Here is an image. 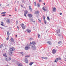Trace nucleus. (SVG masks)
Here are the masks:
<instances>
[{"mask_svg": "<svg viewBox=\"0 0 66 66\" xmlns=\"http://www.w3.org/2000/svg\"><path fill=\"white\" fill-rule=\"evenodd\" d=\"M20 25L21 27L23 29H24L26 28V25H24L23 23H22Z\"/></svg>", "mask_w": 66, "mask_h": 66, "instance_id": "f257e3e1", "label": "nucleus"}, {"mask_svg": "<svg viewBox=\"0 0 66 66\" xmlns=\"http://www.w3.org/2000/svg\"><path fill=\"white\" fill-rule=\"evenodd\" d=\"M28 13V11L27 10H25L24 11V16H25V17H27V15H26V14H27Z\"/></svg>", "mask_w": 66, "mask_h": 66, "instance_id": "f03ea898", "label": "nucleus"}, {"mask_svg": "<svg viewBox=\"0 0 66 66\" xmlns=\"http://www.w3.org/2000/svg\"><path fill=\"white\" fill-rule=\"evenodd\" d=\"M5 60L7 61H10L11 60V58L10 57L9 58H5Z\"/></svg>", "mask_w": 66, "mask_h": 66, "instance_id": "7ed1b4c3", "label": "nucleus"}, {"mask_svg": "<svg viewBox=\"0 0 66 66\" xmlns=\"http://www.w3.org/2000/svg\"><path fill=\"white\" fill-rule=\"evenodd\" d=\"M30 47L29 46H27L25 47V50H29V49H30Z\"/></svg>", "mask_w": 66, "mask_h": 66, "instance_id": "20e7f679", "label": "nucleus"}, {"mask_svg": "<svg viewBox=\"0 0 66 66\" xmlns=\"http://www.w3.org/2000/svg\"><path fill=\"white\" fill-rule=\"evenodd\" d=\"M15 50V48L14 47H12L11 48H10L9 50L11 51H14Z\"/></svg>", "mask_w": 66, "mask_h": 66, "instance_id": "39448f33", "label": "nucleus"}, {"mask_svg": "<svg viewBox=\"0 0 66 66\" xmlns=\"http://www.w3.org/2000/svg\"><path fill=\"white\" fill-rule=\"evenodd\" d=\"M9 53L10 55H12L13 54V52H12V51H10L9 52Z\"/></svg>", "mask_w": 66, "mask_h": 66, "instance_id": "423d86ee", "label": "nucleus"}, {"mask_svg": "<svg viewBox=\"0 0 66 66\" xmlns=\"http://www.w3.org/2000/svg\"><path fill=\"white\" fill-rule=\"evenodd\" d=\"M31 30L29 29H26V32L27 33H30L31 32Z\"/></svg>", "mask_w": 66, "mask_h": 66, "instance_id": "0eeeda50", "label": "nucleus"}, {"mask_svg": "<svg viewBox=\"0 0 66 66\" xmlns=\"http://www.w3.org/2000/svg\"><path fill=\"white\" fill-rule=\"evenodd\" d=\"M31 48L33 49H35V46L34 45H32L31 46Z\"/></svg>", "mask_w": 66, "mask_h": 66, "instance_id": "6e6552de", "label": "nucleus"}, {"mask_svg": "<svg viewBox=\"0 0 66 66\" xmlns=\"http://www.w3.org/2000/svg\"><path fill=\"white\" fill-rule=\"evenodd\" d=\"M61 32L60 29H59L56 30V33L57 34H59V33H60Z\"/></svg>", "mask_w": 66, "mask_h": 66, "instance_id": "1a4fd4ad", "label": "nucleus"}, {"mask_svg": "<svg viewBox=\"0 0 66 66\" xmlns=\"http://www.w3.org/2000/svg\"><path fill=\"white\" fill-rule=\"evenodd\" d=\"M7 23H10V20L9 19H7L6 21Z\"/></svg>", "mask_w": 66, "mask_h": 66, "instance_id": "9d476101", "label": "nucleus"}, {"mask_svg": "<svg viewBox=\"0 0 66 66\" xmlns=\"http://www.w3.org/2000/svg\"><path fill=\"white\" fill-rule=\"evenodd\" d=\"M52 53H53V54H54L55 53H56V51L55 49L53 50H52Z\"/></svg>", "mask_w": 66, "mask_h": 66, "instance_id": "9b49d317", "label": "nucleus"}, {"mask_svg": "<svg viewBox=\"0 0 66 66\" xmlns=\"http://www.w3.org/2000/svg\"><path fill=\"white\" fill-rule=\"evenodd\" d=\"M59 60V58H56L55 60L54 61V62H56V63H57V61H58V60Z\"/></svg>", "mask_w": 66, "mask_h": 66, "instance_id": "f8f14e48", "label": "nucleus"}, {"mask_svg": "<svg viewBox=\"0 0 66 66\" xmlns=\"http://www.w3.org/2000/svg\"><path fill=\"white\" fill-rule=\"evenodd\" d=\"M28 17H29L30 18H31V17H32V14H28Z\"/></svg>", "mask_w": 66, "mask_h": 66, "instance_id": "ddd939ff", "label": "nucleus"}, {"mask_svg": "<svg viewBox=\"0 0 66 66\" xmlns=\"http://www.w3.org/2000/svg\"><path fill=\"white\" fill-rule=\"evenodd\" d=\"M25 63H28V61L27 59L26 58L25 59Z\"/></svg>", "mask_w": 66, "mask_h": 66, "instance_id": "4468645a", "label": "nucleus"}, {"mask_svg": "<svg viewBox=\"0 0 66 66\" xmlns=\"http://www.w3.org/2000/svg\"><path fill=\"white\" fill-rule=\"evenodd\" d=\"M3 55L4 56H5V57H7V55H6V54L5 53H4L3 54Z\"/></svg>", "mask_w": 66, "mask_h": 66, "instance_id": "2eb2a0df", "label": "nucleus"}, {"mask_svg": "<svg viewBox=\"0 0 66 66\" xmlns=\"http://www.w3.org/2000/svg\"><path fill=\"white\" fill-rule=\"evenodd\" d=\"M10 40H11V42H14V39L13 38H11L10 39Z\"/></svg>", "mask_w": 66, "mask_h": 66, "instance_id": "dca6fc26", "label": "nucleus"}, {"mask_svg": "<svg viewBox=\"0 0 66 66\" xmlns=\"http://www.w3.org/2000/svg\"><path fill=\"white\" fill-rule=\"evenodd\" d=\"M47 43L49 44V45H51L52 44V43H51V42L50 41H48Z\"/></svg>", "mask_w": 66, "mask_h": 66, "instance_id": "f3484780", "label": "nucleus"}, {"mask_svg": "<svg viewBox=\"0 0 66 66\" xmlns=\"http://www.w3.org/2000/svg\"><path fill=\"white\" fill-rule=\"evenodd\" d=\"M38 13H39V12L38 11H36L35 12V14H38Z\"/></svg>", "mask_w": 66, "mask_h": 66, "instance_id": "a211bd4d", "label": "nucleus"}, {"mask_svg": "<svg viewBox=\"0 0 66 66\" xmlns=\"http://www.w3.org/2000/svg\"><path fill=\"white\" fill-rule=\"evenodd\" d=\"M29 8L30 12H32V8H31V6H29Z\"/></svg>", "mask_w": 66, "mask_h": 66, "instance_id": "6ab92c4d", "label": "nucleus"}, {"mask_svg": "<svg viewBox=\"0 0 66 66\" xmlns=\"http://www.w3.org/2000/svg\"><path fill=\"white\" fill-rule=\"evenodd\" d=\"M32 44L33 45H35V44H36V43H35V42L34 41H33L32 42Z\"/></svg>", "mask_w": 66, "mask_h": 66, "instance_id": "aec40b11", "label": "nucleus"}, {"mask_svg": "<svg viewBox=\"0 0 66 66\" xmlns=\"http://www.w3.org/2000/svg\"><path fill=\"white\" fill-rule=\"evenodd\" d=\"M33 63H34L33 62H30L29 63V65H30V66H31V65H32V64H33Z\"/></svg>", "mask_w": 66, "mask_h": 66, "instance_id": "412c9836", "label": "nucleus"}, {"mask_svg": "<svg viewBox=\"0 0 66 66\" xmlns=\"http://www.w3.org/2000/svg\"><path fill=\"white\" fill-rule=\"evenodd\" d=\"M47 20H48L49 21H50V19L49 18V16H48L47 17Z\"/></svg>", "mask_w": 66, "mask_h": 66, "instance_id": "4be33fe9", "label": "nucleus"}, {"mask_svg": "<svg viewBox=\"0 0 66 66\" xmlns=\"http://www.w3.org/2000/svg\"><path fill=\"white\" fill-rule=\"evenodd\" d=\"M3 44H2L0 45V48H2V47H3Z\"/></svg>", "mask_w": 66, "mask_h": 66, "instance_id": "5701e85b", "label": "nucleus"}, {"mask_svg": "<svg viewBox=\"0 0 66 66\" xmlns=\"http://www.w3.org/2000/svg\"><path fill=\"white\" fill-rule=\"evenodd\" d=\"M1 26H5L3 24V22H1Z\"/></svg>", "mask_w": 66, "mask_h": 66, "instance_id": "b1692460", "label": "nucleus"}, {"mask_svg": "<svg viewBox=\"0 0 66 66\" xmlns=\"http://www.w3.org/2000/svg\"><path fill=\"white\" fill-rule=\"evenodd\" d=\"M30 55H27L25 56V57H30Z\"/></svg>", "mask_w": 66, "mask_h": 66, "instance_id": "393cba45", "label": "nucleus"}, {"mask_svg": "<svg viewBox=\"0 0 66 66\" xmlns=\"http://www.w3.org/2000/svg\"><path fill=\"white\" fill-rule=\"evenodd\" d=\"M62 42L61 41H59L58 42V44H62Z\"/></svg>", "mask_w": 66, "mask_h": 66, "instance_id": "a878e982", "label": "nucleus"}, {"mask_svg": "<svg viewBox=\"0 0 66 66\" xmlns=\"http://www.w3.org/2000/svg\"><path fill=\"white\" fill-rule=\"evenodd\" d=\"M43 59H45L46 60H47V57H43Z\"/></svg>", "mask_w": 66, "mask_h": 66, "instance_id": "bb28decb", "label": "nucleus"}, {"mask_svg": "<svg viewBox=\"0 0 66 66\" xmlns=\"http://www.w3.org/2000/svg\"><path fill=\"white\" fill-rule=\"evenodd\" d=\"M43 11H47V9H45V8H44V7H43Z\"/></svg>", "mask_w": 66, "mask_h": 66, "instance_id": "cd10ccee", "label": "nucleus"}, {"mask_svg": "<svg viewBox=\"0 0 66 66\" xmlns=\"http://www.w3.org/2000/svg\"><path fill=\"white\" fill-rule=\"evenodd\" d=\"M34 5L35 6H36V2H35L34 3Z\"/></svg>", "mask_w": 66, "mask_h": 66, "instance_id": "c85d7f7f", "label": "nucleus"}, {"mask_svg": "<svg viewBox=\"0 0 66 66\" xmlns=\"http://www.w3.org/2000/svg\"><path fill=\"white\" fill-rule=\"evenodd\" d=\"M55 10H56V8H54L53 9V12L54 11H55Z\"/></svg>", "mask_w": 66, "mask_h": 66, "instance_id": "c756f323", "label": "nucleus"}, {"mask_svg": "<svg viewBox=\"0 0 66 66\" xmlns=\"http://www.w3.org/2000/svg\"><path fill=\"white\" fill-rule=\"evenodd\" d=\"M22 66V64L21 63H20L18 65V66Z\"/></svg>", "mask_w": 66, "mask_h": 66, "instance_id": "7c9ffc66", "label": "nucleus"}, {"mask_svg": "<svg viewBox=\"0 0 66 66\" xmlns=\"http://www.w3.org/2000/svg\"><path fill=\"white\" fill-rule=\"evenodd\" d=\"M5 13H6V12H4L2 13L1 14H5Z\"/></svg>", "mask_w": 66, "mask_h": 66, "instance_id": "2f4dec72", "label": "nucleus"}, {"mask_svg": "<svg viewBox=\"0 0 66 66\" xmlns=\"http://www.w3.org/2000/svg\"><path fill=\"white\" fill-rule=\"evenodd\" d=\"M37 6H38V7H39V6H40V5L39 4H38V3L37 4Z\"/></svg>", "mask_w": 66, "mask_h": 66, "instance_id": "473e14b6", "label": "nucleus"}, {"mask_svg": "<svg viewBox=\"0 0 66 66\" xmlns=\"http://www.w3.org/2000/svg\"><path fill=\"white\" fill-rule=\"evenodd\" d=\"M40 35H39V34H38V37L39 38V37H40Z\"/></svg>", "mask_w": 66, "mask_h": 66, "instance_id": "72a5a7b5", "label": "nucleus"}, {"mask_svg": "<svg viewBox=\"0 0 66 66\" xmlns=\"http://www.w3.org/2000/svg\"><path fill=\"white\" fill-rule=\"evenodd\" d=\"M6 39L7 40H8V39H9V36H8L7 37V38H6Z\"/></svg>", "mask_w": 66, "mask_h": 66, "instance_id": "f704fd0d", "label": "nucleus"}, {"mask_svg": "<svg viewBox=\"0 0 66 66\" xmlns=\"http://www.w3.org/2000/svg\"><path fill=\"white\" fill-rule=\"evenodd\" d=\"M7 34L9 36L10 35V32H7Z\"/></svg>", "mask_w": 66, "mask_h": 66, "instance_id": "c9c22d12", "label": "nucleus"}, {"mask_svg": "<svg viewBox=\"0 0 66 66\" xmlns=\"http://www.w3.org/2000/svg\"><path fill=\"white\" fill-rule=\"evenodd\" d=\"M43 19H44V20H45V17L44 15H43Z\"/></svg>", "mask_w": 66, "mask_h": 66, "instance_id": "e433bc0d", "label": "nucleus"}, {"mask_svg": "<svg viewBox=\"0 0 66 66\" xmlns=\"http://www.w3.org/2000/svg\"><path fill=\"white\" fill-rule=\"evenodd\" d=\"M20 53L21 54H22V55H23V52H20Z\"/></svg>", "mask_w": 66, "mask_h": 66, "instance_id": "4c0bfd02", "label": "nucleus"}, {"mask_svg": "<svg viewBox=\"0 0 66 66\" xmlns=\"http://www.w3.org/2000/svg\"><path fill=\"white\" fill-rule=\"evenodd\" d=\"M44 20V22L45 24H46V20Z\"/></svg>", "mask_w": 66, "mask_h": 66, "instance_id": "58836bf2", "label": "nucleus"}, {"mask_svg": "<svg viewBox=\"0 0 66 66\" xmlns=\"http://www.w3.org/2000/svg\"><path fill=\"white\" fill-rule=\"evenodd\" d=\"M38 21L39 22H41V21H40L39 19H38Z\"/></svg>", "mask_w": 66, "mask_h": 66, "instance_id": "ea45409f", "label": "nucleus"}, {"mask_svg": "<svg viewBox=\"0 0 66 66\" xmlns=\"http://www.w3.org/2000/svg\"><path fill=\"white\" fill-rule=\"evenodd\" d=\"M29 40H32V38H30Z\"/></svg>", "mask_w": 66, "mask_h": 66, "instance_id": "a19ab883", "label": "nucleus"}, {"mask_svg": "<svg viewBox=\"0 0 66 66\" xmlns=\"http://www.w3.org/2000/svg\"><path fill=\"white\" fill-rule=\"evenodd\" d=\"M29 45L30 46H31L32 45V43L31 42L30 43Z\"/></svg>", "mask_w": 66, "mask_h": 66, "instance_id": "79ce46f5", "label": "nucleus"}, {"mask_svg": "<svg viewBox=\"0 0 66 66\" xmlns=\"http://www.w3.org/2000/svg\"><path fill=\"white\" fill-rule=\"evenodd\" d=\"M6 15L5 14H3V15H2V16H5Z\"/></svg>", "mask_w": 66, "mask_h": 66, "instance_id": "37998d69", "label": "nucleus"}, {"mask_svg": "<svg viewBox=\"0 0 66 66\" xmlns=\"http://www.w3.org/2000/svg\"><path fill=\"white\" fill-rule=\"evenodd\" d=\"M17 27L18 30H19V27H18V26H17Z\"/></svg>", "mask_w": 66, "mask_h": 66, "instance_id": "c03bdc74", "label": "nucleus"}, {"mask_svg": "<svg viewBox=\"0 0 66 66\" xmlns=\"http://www.w3.org/2000/svg\"><path fill=\"white\" fill-rule=\"evenodd\" d=\"M58 60H62V59H61V58H59L58 59Z\"/></svg>", "mask_w": 66, "mask_h": 66, "instance_id": "a18cd8bd", "label": "nucleus"}, {"mask_svg": "<svg viewBox=\"0 0 66 66\" xmlns=\"http://www.w3.org/2000/svg\"><path fill=\"white\" fill-rule=\"evenodd\" d=\"M58 36H61V35L60 34H59L58 35Z\"/></svg>", "mask_w": 66, "mask_h": 66, "instance_id": "49530a36", "label": "nucleus"}, {"mask_svg": "<svg viewBox=\"0 0 66 66\" xmlns=\"http://www.w3.org/2000/svg\"><path fill=\"white\" fill-rule=\"evenodd\" d=\"M62 13H60V15H62Z\"/></svg>", "mask_w": 66, "mask_h": 66, "instance_id": "de8ad7c7", "label": "nucleus"}, {"mask_svg": "<svg viewBox=\"0 0 66 66\" xmlns=\"http://www.w3.org/2000/svg\"><path fill=\"white\" fill-rule=\"evenodd\" d=\"M17 35H15L16 38V37H17Z\"/></svg>", "mask_w": 66, "mask_h": 66, "instance_id": "09e8293b", "label": "nucleus"}, {"mask_svg": "<svg viewBox=\"0 0 66 66\" xmlns=\"http://www.w3.org/2000/svg\"><path fill=\"white\" fill-rule=\"evenodd\" d=\"M15 11H17V9H15Z\"/></svg>", "mask_w": 66, "mask_h": 66, "instance_id": "8fccbe9b", "label": "nucleus"}, {"mask_svg": "<svg viewBox=\"0 0 66 66\" xmlns=\"http://www.w3.org/2000/svg\"><path fill=\"white\" fill-rule=\"evenodd\" d=\"M41 1H41V0H40L39 1V2H41Z\"/></svg>", "mask_w": 66, "mask_h": 66, "instance_id": "3c124183", "label": "nucleus"}, {"mask_svg": "<svg viewBox=\"0 0 66 66\" xmlns=\"http://www.w3.org/2000/svg\"><path fill=\"white\" fill-rule=\"evenodd\" d=\"M35 22V21H33L32 22Z\"/></svg>", "mask_w": 66, "mask_h": 66, "instance_id": "603ef678", "label": "nucleus"}, {"mask_svg": "<svg viewBox=\"0 0 66 66\" xmlns=\"http://www.w3.org/2000/svg\"><path fill=\"white\" fill-rule=\"evenodd\" d=\"M9 16H11V15H9Z\"/></svg>", "mask_w": 66, "mask_h": 66, "instance_id": "864d4df0", "label": "nucleus"}, {"mask_svg": "<svg viewBox=\"0 0 66 66\" xmlns=\"http://www.w3.org/2000/svg\"><path fill=\"white\" fill-rule=\"evenodd\" d=\"M16 23H18V21H16Z\"/></svg>", "mask_w": 66, "mask_h": 66, "instance_id": "5fc2aeb1", "label": "nucleus"}, {"mask_svg": "<svg viewBox=\"0 0 66 66\" xmlns=\"http://www.w3.org/2000/svg\"><path fill=\"white\" fill-rule=\"evenodd\" d=\"M44 5H45V3H44Z\"/></svg>", "mask_w": 66, "mask_h": 66, "instance_id": "6e6d98bb", "label": "nucleus"}, {"mask_svg": "<svg viewBox=\"0 0 66 66\" xmlns=\"http://www.w3.org/2000/svg\"><path fill=\"white\" fill-rule=\"evenodd\" d=\"M1 6V4H0V6Z\"/></svg>", "mask_w": 66, "mask_h": 66, "instance_id": "4d7b16f0", "label": "nucleus"}, {"mask_svg": "<svg viewBox=\"0 0 66 66\" xmlns=\"http://www.w3.org/2000/svg\"><path fill=\"white\" fill-rule=\"evenodd\" d=\"M65 59H66V58H65Z\"/></svg>", "mask_w": 66, "mask_h": 66, "instance_id": "13d9d810", "label": "nucleus"}, {"mask_svg": "<svg viewBox=\"0 0 66 66\" xmlns=\"http://www.w3.org/2000/svg\"><path fill=\"white\" fill-rule=\"evenodd\" d=\"M66 66V65H65V66Z\"/></svg>", "mask_w": 66, "mask_h": 66, "instance_id": "bf43d9fd", "label": "nucleus"}]
</instances>
